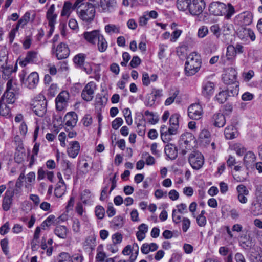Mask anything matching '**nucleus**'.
<instances>
[{"label": "nucleus", "mask_w": 262, "mask_h": 262, "mask_svg": "<svg viewBox=\"0 0 262 262\" xmlns=\"http://www.w3.org/2000/svg\"><path fill=\"white\" fill-rule=\"evenodd\" d=\"M86 0H76L73 5L70 1H66L64 3L63 6L61 11V15L69 17L73 10L77 9L79 7L80 4L83 1Z\"/></svg>", "instance_id": "10"}, {"label": "nucleus", "mask_w": 262, "mask_h": 262, "mask_svg": "<svg viewBox=\"0 0 262 262\" xmlns=\"http://www.w3.org/2000/svg\"><path fill=\"white\" fill-rule=\"evenodd\" d=\"M137 132L139 136H143L145 133V124L144 121L139 123L137 125Z\"/></svg>", "instance_id": "63"}, {"label": "nucleus", "mask_w": 262, "mask_h": 262, "mask_svg": "<svg viewBox=\"0 0 262 262\" xmlns=\"http://www.w3.org/2000/svg\"><path fill=\"white\" fill-rule=\"evenodd\" d=\"M208 33V29L207 27L203 26L201 27L198 32V36L199 38H203Z\"/></svg>", "instance_id": "61"}, {"label": "nucleus", "mask_w": 262, "mask_h": 262, "mask_svg": "<svg viewBox=\"0 0 262 262\" xmlns=\"http://www.w3.org/2000/svg\"><path fill=\"white\" fill-rule=\"evenodd\" d=\"M17 92L16 85L13 79H9L7 82L6 90L1 98V101L5 104H13L16 100L15 94Z\"/></svg>", "instance_id": "3"}, {"label": "nucleus", "mask_w": 262, "mask_h": 262, "mask_svg": "<svg viewBox=\"0 0 262 262\" xmlns=\"http://www.w3.org/2000/svg\"><path fill=\"white\" fill-rule=\"evenodd\" d=\"M123 239L122 235L120 233H116L112 235V239L114 245L120 244Z\"/></svg>", "instance_id": "54"}, {"label": "nucleus", "mask_w": 262, "mask_h": 262, "mask_svg": "<svg viewBox=\"0 0 262 262\" xmlns=\"http://www.w3.org/2000/svg\"><path fill=\"white\" fill-rule=\"evenodd\" d=\"M225 4L220 2H212L209 7V11L211 14L215 16H223L225 10Z\"/></svg>", "instance_id": "12"}, {"label": "nucleus", "mask_w": 262, "mask_h": 262, "mask_svg": "<svg viewBox=\"0 0 262 262\" xmlns=\"http://www.w3.org/2000/svg\"><path fill=\"white\" fill-rule=\"evenodd\" d=\"M72 230L75 233H78L80 231V223L78 219L73 220L72 224Z\"/></svg>", "instance_id": "60"}, {"label": "nucleus", "mask_w": 262, "mask_h": 262, "mask_svg": "<svg viewBox=\"0 0 262 262\" xmlns=\"http://www.w3.org/2000/svg\"><path fill=\"white\" fill-rule=\"evenodd\" d=\"M58 262H71V255L67 252H61L58 256Z\"/></svg>", "instance_id": "50"}, {"label": "nucleus", "mask_w": 262, "mask_h": 262, "mask_svg": "<svg viewBox=\"0 0 262 262\" xmlns=\"http://www.w3.org/2000/svg\"><path fill=\"white\" fill-rule=\"evenodd\" d=\"M86 55L83 53H79L75 55L73 58L74 63L79 66H82L84 62Z\"/></svg>", "instance_id": "45"}, {"label": "nucleus", "mask_w": 262, "mask_h": 262, "mask_svg": "<svg viewBox=\"0 0 262 262\" xmlns=\"http://www.w3.org/2000/svg\"><path fill=\"white\" fill-rule=\"evenodd\" d=\"M96 244V237L94 235L87 237L82 244L83 247L85 248H93Z\"/></svg>", "instance_id": "40"}, {"label": "nucleus", "mask_w": 262, "mask_h": 262, "mask_svg": "<svg viewBox=\"0 0 262 262\" xmlns=\"http://www.w3.org/2000/svg\"><path fill=\"white\" fill-rule=\"evenodd\" d=\"M70 54L68 46L64 43H60L56 48V56L58 59L67 58Z\"/></svg>", "instance_id": "21"}, {"label": "nucleus", "mask_w": 262, "mask_h": 262, "mask_svg": "<svg viewBox=\"0 0 262 262\" xmlns=\"http://www.w3.org/2000/svg\"><path fill=\"white\" fill-rule=\"evenodd\" d=\"M95 0H89L84 3L83 1L81 3L79 7L77 8V14L78 17L83 21L86 23H91L95 16V8L93 4Z\"/></svg>", "instance_id": "1"}, {"label": "nucleus", "mask_w": 262, "mask_h": 262, "mask_svg": "<svg viewBox=\"0 0 262 262\" xmlns=\"http://www.w3.org/2000/svg\"><path fill=\"white\" fill-rule=\"evenodd\" d=\"M108 43L104 36L101 34L97 40L98 50L100 52L103 53L106 51Z\"/></svg>", "instance_id": "34"}, {"label": "nucleus", "mask_w": 262, "mask_h": 262, "mask_svg": "<svg viewBox=\"0 0 262 262\" xmlns=\"http://www.w3.org/2000/svg\"><path fill=\"white\" fill-rule=\"evenodd\" d=\"M180 115L178 114H172L169 119V123L170 125L178 126L179 125V119Z\"/></svg>", "instance_id": "59"}, {"label": "nucleus", "mask_w": 262, "mask_h": 262, "mask_svg": "<svg viewBox=\"0 0 262 262\" xmlns=\"http://www.w3.org/2000/svg\"><path fill=\"white\" fill-rule=\"evenodd\" d=\"M232 148L235 151L237 155L239 156H243L246 150L245 148L239 143L234 144Z\"/></svg>", "instance_id": "46"}, {"label": "nucleus", "mask_w": 262, "mask_h": 262, "mask_svg": "<svg viewBox=\"0 0 262 262\" xmlns=\"http://www.w3.org/2000/svg\"><path fill=\"white\" fill-rule=\"evenodd\" d=\"M138 229L136 236L139 241H141L145 238L146 234L148 232V227L146 224L142 223L139 226Z\"/></svg>", "instance_id": "33"}, {"label": "nucleus", "mask_w": 262, "mask_h": 262, "mask_svg": "<svg viewBox=\"0 0 262 262\" xmlns=\"http://www.w3.org/2000/svg\"><path fill=\"white\" fill-rule=\"evenodd\" d=\"M200 56L195 52L190 53L187 57L185 63V71L186 75L190 76L196 73L201 66Z\"/></svg>", "instance_id": "2"}, {"label": "nucleus", "mask_w": 262, "mask_h": 262, "mask_svg": "<svg viewBox=\"0 0 262 262\" xmlns=\"http://www.w3.org/2000/svg\"><path fill=\"white\" fill-rule=\"evenodd\" d=\"M229 90L220 92L215 96V99L219 103L222 104L225 102L228 97Z\"/></svg>", "instance_id": "38"}, {"label": "nucleus", "mask_w": 262, "mask_h": 262, "mask_svg": "<svg viewBox=\"0 0 262 262\" xmlns=\"http://www.w3.org/2000/svg\"><path fill=\"white\" fill-rule=\"evenodd\" d=\"M240 23L243 25H248L252 23V15L250 12L246 11L237 16Z\"/></svg>", "instance_id": "32"}, {"label": "nucleus", "mask_w": 262, "mask_h": 262, "mask_svg": "<svg viewBox=\"0 0 262 262\" xmlns=\"http://www.w3.org/2000/svg\"><path fill=\"white\" fill-rule=\"evenodd\" d=\"M250 260L251 262H262V251L258 253L252 252Z\"/></svg>", "instance_id": "48"}, {"label": "nucleus", "mask_w": 262, "mask_h": 262, "mask_svg": "<svg viewBox=\"0 0 262 262\" xmlns=\"http://www.w3.org/2000/svg\"><path fill=\"white\" fill-rule=\"evenodd\" d=\"M38 53L34 51H28L25 58H18L17 62L22 67H25L28 64L35 63L38 61Z\"/></svg>", "instance_id": "7"}, {"label": "nucleus", "mask_w": 262, "mask_h": 262, "mask_svg": "<svg viewBox=\"0 0 262 262\" xmlns=\"http://www.w3.org/2000/svg\"><path fill=\"white\" fill-rule=\"evenodd\" d=\"M123 225L124 220L121 216L115 217L112 222V226L115 229H118L122 227Z\"/></svg>", "instance_id": "42"}, {"label": "nucleus", "mask_w": 262, "mask_h": 262, "mask_svg": "<svg viewBox=\"0 0 262 262\" xmlns=\"http://www.w3.org/2000/svg\"><path fill=\"white\" fill-rule=\"evenodd\" d=\"M191 2V0H177V7L180 11H185L187 10L189 11Z\"/></svg>", "instance_id": "36"}, {"label": "nucleus", "mask_w": 262, "mask_h": 262, "mask_svg": "<svg viewBox=\"0 0 262 262\" xmlns=\"http://www.w3.org/2000/svg\"><path fill=\"white\" fill-rule=\"evenodd\" d=\"M214 88L215 85L214 83L210 81L204 82L202 85V95L206 98H209L214 93Z\"/></svg>", "instance_id": "23"}, {"label": "nucleus", "mask_w": 262, "mask_h": 262, "mask_svg": "<svg viewBox=\"0 0 262 262\" xmlns=\"http://www.w3.org/2000/svg\"><path fill=\"white\" fill-rule=\"evenodd\" d=\"M203 114V108L199 103L192 104L188 108V115L191 119L199 120L202 117Z\"/></svg>", "instance_id": "9"}, {"label": "nucleus", "mask_w": 262, "mask_h": 262, "mask_svg": "<svg viewBox=\"0 0 262 262\" xmlns=\"http://www.w3.org/2000/svg\"><path fill=\"white\" fill-rule=\"evenodd\" d=\"M64 120L66 121V125L72 128L76 126L78 121V116L74 112H69L66 115Z\"/></svg>", "instance_id": "25"}, {"label": "nucleus", "mask_w": 262, "mask_h": 262, "mask_svg": "<svg viewBox=\"0 0 262 262\" xmlns=\"http://www.w3.org/2000/svg\"><path fill=\"white\" fill-rule=\"evenodd\" d=\"M102 34L98 30H95L90 32H85L83 34V38L89 43L93 45H96V41H97L99 36Z\"/></svg>", "instance_id": "20"}, {"label": "nucleus", "mask_w": 262, "mask_h": 262, "mask_svg": "<svg viewBox=\"0 0 262 262\" xmlns=\"http://www.w3.org/2000/svg\"><path fill=\"white\" fill-rule=\"evenodd\" d=\"M211 121L213 125L217 127H222L226 123L224 115L221 113H215L212 117Z\"/></svg>", "instance_id": "24"}, {"label": "nucleus", "mask_w": 262, "mask_h": 262, "mask_svg": "<svg viewBox=\"0 0 262 262\" xmlns=\"http://www.w3.org/2000/svg\"><path fill=\"white\" fill-rule=\"evenodd\" d=\"M32 109L37 116L42 117L47 111V101L45 99L34 100L32 103Z\"/></svg>", "instance_id": "8"}, {"label": "nucleus", "mask_w": 262, "mask_h": 262, "mask_svg": "<svg viewBox=\"0 0 262 262\" xmlns=\"http://www.w3.org/2000/svg\"><path fill=\"white\" fill-rule=\"evenodd\" d=\"M104 30L106 33L110 35H112L114 33H119L120 29L119 25L114 24H108L105 26Z\"/></svg>", "instance_id": "39"}, {"label": "nucleus", "mask_w": 262, "mask_h": 262, "mask_svg": "<svg viewBox=\"0 0 262 262\" xmlns=\"http://www.w3.org/2000/svg\"><path fill=\"white\" fill-rule=\"evenodd\" d=\"M80 150V143L77 141H72L69 143L67 153L68 156L72 158H75Z\"/></svg>", "instance_id": "16"}, {"label": "nucleus", "mask_w": 262, "mask_h": 262, "mask_svg": "<svg viewBox=\"0 0 262 262\" xmlns=\"http://www.w3.org/2000/svg\"><path fill=\"white\" fill-rule=\"evenodd\" d=\"M23 84L28 88L33 89L36 88L39 82V76L37 72H33L30 73L26 78L25 75L20 77Z\"/></svg>", "instance_id": "5"}, {"label": "nucleus", "mask_w": 262, "mask_h": 262, "mask_svg": "<svg viewBox=\"0 0 262 262\" xmlns=\"http://www.w3.org/2000/svg\"><path fill=\"white\" fill-rule=\"evenodd\" d=\"M1 69H3V77L4 79H9L12 72H13V67L12 64H9L4 67V66L1 67Z\"/></svg>", "instance_id": "43"}, {"label": "nucleus", "mask_w": 262, "mask_h": 262, "mask_svg": "<svg viewBox=\"0 0 262 262\" xmlns=\"http://www.w3.org/2000/svg\"><path fill=\"white\" fill-rule=\"evenodd\" d=\"M107 101V99L104 96L97 95L96 98V103L97 105H104Z\"/></svg>", "instance_id": "58"}, {"label": "nucleus", "mask_w": 262, "mask_h": 262, "mask_svg": "<svg viewBox=\"0 0 262 262\" xmlns=\"http://www.w3.org/2000/svg\"><path fill=\"white\" fill-rule=\"evenodd\" d=\"M224 135L227 139L231 140L236 138L238 134L235 126L233 125H229L225 128Z\"/></svg>", "instance_id": "30"}, {"label": "nucleus", "mask_w": 262, "mask_h": 262, "mask_svg": "<svg viewBox=\"0 0 262 262\" xmlns=\"http://www.w3.org/2000/svg\"><path fill=\"white\" fill-rule=\"evenodd\" d=\"M194 137L191 133H185L183 134L180 138V145L184 147L186 149L192 147L191 143L194 141Z\"/></svg>", "instance_id": "22"}, {"label": "nucleus", "mask_w": 262, "mask_h": 262, "mask_svg": "<svg viewBox=\"0 0 262 262\" xmlns=\"http://www.w3.org/2000/svg\"><path fill=\"white\" fill-rule=\"evenodd\" d=\"M1 116H9L10 115V109L6 104L1 102Z\"/></svg>", "instance_id": "56"}, {"label": "nucleus", "mask_w": 262, "mask_h": 262, "mask_svg": "<svg viewBox=\"0 0 262 262\" xmlns=\"http://www.w3.org/2000/svg\"><path fill=\"white\" fill-rule=\"evenodd\" d=\"M188 162L193 169L199 170L204 165V156L200 152L193 151L189 156Z\"/></svg>", "instance_id": "4"}, {"label": "nucleus", "mask_w": 262, "mask_h": 262, "mask_svg": "<svg viewBox=\"0 0 262 262\" xmlns=\"http://www.w3.org/2000/svg\"><path fill=\"white\" fill-rule=\"evenodd\" d=\"M236 190L238 194L248 195L249 193L246 187L243 184L238 185L236 187Z\"/></svg>", "instance_id": "62"}, {"label": "nucleus", "mask_w": 262, "mask_h": 262, "mask_svg": "<svg viewBox=\"0 0 262 262\" xmlns=\"http://www.w3.org/2000/svg\"><path fill=\"white\" fill-rule=\"evenodd\" d=\"M68 229L66 226H59L56 227L54 230L55 234L59 237L65 239L67 237Z\"/></svg>", "instance_id": "35"}, {"label": "nucleus", "mask_w": 262, "mask_h": 262, "mask_svg": "<svg viewBox=\"0 0 262 262\" xmlns=\"http://www.w3.org/2000/svg\"><path fill=\"white\" fill-rule=\"evenodd\" d=\"M35 178L36 176L34 172H30L28 174H27L26 177V184L25 187L26 188L31 187L35 181Z\"/></svg>", "instance_id": "44"}, {"label": "nucleus", "mask_w": 262, "mask_h": 262, "mask_svg": "<svg viewBox=\"0 0 262 262\" xmlns=\"http://www.w3.org/2000/svg\"><path fill=\"white\" fill-rule=\"evenodd\" d=\"M116 0H100L99 6L103 13H111L117 7Z\"/></svg>", "instance_id": "14"}, {"label": "nucleus", "mask_w": 262, "mask_h": 262, "mask_svg": "<svg viewBox=\"0 0 262 262\" xmlns=\"http://www.w3.org/2000/svg\"><path fill=\"white\" fill-rule=\"evenodd\" d=\"M97 89L95 82L91 81L84 86L81 93L82 98L86 101H91L94 98L95 91Z\"/></svg>", "instance_id": "6"}, {"label": "nucleus", "mask_w": 262, "mask_h": 262, "mask_svg": "<svg viewBox=\"0 0 262 262\" xmlns=\"http://www.w3.org/2000/svg\"><path fill=\"white\" fill-rule=\"evenodd\" d=\"M225 10L223 13V16L227 19H230L235 12L234 6L230 3L225 4Z\"/></svg>", "instance_id": "37"}, {"label": "nucleus", "mask_w": 262, "mask_h": 262, "mask_svg": "<svg viewBox=\"0 0 262 262\" xmlns=\"http://www.w3.org/2000/svg\"><path fill=\"white\" fill-rule=\"evenodd\" d=\"M123 121L120 117L116 118L112 123V126L115 130L118 129L123 124Z\"/></svg>", "instance_id": "57"}, {"label": "nucleus", "mask_w": 262, "mask_h": 262, "mask_svg": "<svg viewBox=\"0 0 262 262\" xmlns=\"http://www.w3.org/2000/svg\"><path fill=\"white\" fill-rule=\"evenodd\" d=\"M199 139L202 143L205 145L209 144L211 141V135L210 132L206 129H202L199 135Z\"/></svg>", "instance_id": "31"}, {"label": "nucleus", "mask_w": 262, "mask_h": 262, "mask_svg": "<svg viewBox=\"0 0 262 262\" xmlns=\"http://www.w3.org/2000/svg\"><path fill=\"white\" fill-rule=\"evenodd\" d=\"M69 99V94L67 91H63L59 93L56 98V106L58 111H62L67 105Z\"/></svg>", "instance_id": "13"}, {"label": "nucleus", "mask_w": 262, "mask_h": 262, "mask_svg": "<svg viewBox=\"0 0 262 262\" xmlns=\"http://www.w3.org/2000/svg\"><path fill=\"white\" fill-rule=\"evenodd\" d=\"M144 114L145 116L149 117L148 120L150 124H155L158 122L159 119L158 117L155 116L152 112L147 110L145 112Z\"/></svg>", "instance_id": "47"}, {"label": "nucleus", "mask_w": 262, "mask_h": 262, "mask_svg": "<svg viewBox=\"0 0 262 262\" xmlns=\"http://www.w3.org/2000/svg\"><path fill=\"white\" fill-rule=\"evenodd\" d=\"M95 214L99 219H102L104 216L105 210L101 206H97L95 208Z\"/></svg>", "instance_id": "53"}, {"label": "nucleus", "mask_w": 262, "mask_h": 262, "mask_svg": "<svg viewBox=\"0 0 262 262\" xmlns=\"http://www.w3.org/2000/svg\"><path fill=\"white\" fill-rule=\"evenodd\" d=\"M63 216H59L58 219H55L54 215H50L41 224V228L45 229L46 227H48L54 224L56 221V223H59L60 221H64L65 219L63 218Z\"/></svg>", "instance_id": "26"}, {"label": "nucleus", "mask_w": 262, "mask_h": 262, "mask_svg": "<svg viewBox=\"0 0 262 262\" xmlns=\"http://www.w3.org/2000/svg\"><path fill=\"white\" fill-rule=\"evenodd\" d=\"M84 256L82 252L75 253L71 255V262H83Z\"/></svg>", "instance_id": "49"}, {"label": "nucleus", "mask_w": 262, "mask_h": 262, "mask_svg": "<svg viewBox=\"0 0 262 262\" xmlns=\"http://www.w3.org/2000/svg\"><path fill=\"white\" fill-rule=\"evenodd\" d=\"M106 257V253L103 251L99 250V247L97 249V253L96 255V260L97 262H103Z\"/></svg>", "instance_id": "52"}, {"label": "nucleus", "mask_w": 262, "mask_h": 262, "mask_svg": "<svg viewBox=\"0 0 262 262\" xmlns=\"http://www.w3.org/2000/svg\"><path fill=\"white\" fill-rule=\"evenodd\" d=\"M14 190L12 188H9L5 192L3 200L2 207L5 211H8L10 209L13 203V197L14 195Z\"/></svg>", "instance_id": "17"}, {"label": "nucleus", "mask_w": 262, "mask_h": 262, "mask_svg": "<svg viewBox=\"0 0 262 262\" xmlns=\"http://www.w3.org/2000/svg\"><path fill=\"white\" fill-rule=\"evenodd\" d=\"M8 243V239L7 238H5L3 240H1V248L2 249L3 252L6 256H8L9 255Z\"/></svg>", "instance_id": "51"}, {"label": "nucleus", "mask_w": 262, "mask_h": 262, "mask_svg": "<svg viewBox=\"0 0 262 262\" xmlns=\"http://www.w3.org/2000/svg\"><path fill=\"white\" fill-rule=\"evenodd\" d=\"M55 5L52 4L48 10L46 17L48 20L49 26L50 27V32H52L54 29V25L56 23L57 15L55 12Z\"/></svg>", "instance_id": "18"}, {"label": "nucleus", "mask_w": 262, "mask_h": 262, "mask_svg": "<svg viewBox=\"0 0 262 262\" xmlns=\"http://www.w3.org/2000/svg\"><path fill=\"white\" fill-rule=\"evenodd\" d=\"M237 72L233 68H228L223 76V80L226 84H234L236 81Z\"/></svg>", "instance_id": "15"}, {"label": "nucleus", "mask_w": 262, "mask_h": 262, "mask_svg": "<svg viewBox=\"0 0 262 262\" xmlns=\"http://www.w3.org/2000/svg\"><path fill=\"white\" fill-rule=\"evenodd\" d=\"M156 100L151 94L148 95L145 101V104L147 106H152L156 102Z\"/></svg>", "instance_id": "64"}, {"label": "nucleus", "mask_w": 262, "mask_h": 262, "mask_svg": "<svg viewBox=\"0 0 262 262\" xmlns=\"http://www.w3.org/2000/svg\"><path fill=\"white\" fill-rule=\"evenodd\" d=\"M235 50L233 46H229L227 48L226 56H222L221 61L225 64L226 63V60H232L236 56Z\"/></svg>", "instance_id": "28"}, {"label": "nucleus", "mask_w": 262, "mask_h": 262, "mask_svg": "<svg viewBox=\"0 0 262 262\" xmlns=\"http://www.w3.org/2000/svg\"><path fill=\"white\" fill-rule=\"evenodd\" d=\"M255 160L256 156L251 151H248L244 157V164L247 169L252 168Z\"/></svg>", "instance_id": "29"}, {"label": "nucleus", "mask_w": 262, "mask_h": 262, "mask_svg": "<svg viewBox=\"0 0 262 262\" xmlns=\"http://www.w3.org/2000/svg\"><path fill=\"white\" fill-rule=\"evenodd\" d=\"M66 188L64 183H57L54 190L55 196L58 198L62 196L66 192Z\"/></svg>", "instance_id": "41"}, {"label": "nucleus", "mask_w": 262, "mask_h": 262, "mask_svg": "<svg viewBox=\"0 0 262 262\" xmlns=\"http://www.w3.org/2000/svg\"><path fill=\"white\" fill-rule=\"evenodd\" d=\"M165 152L167 156L171 160L177 157L178 151L177 147L172 144H168L165 147Z\"/></svg>", "instance_id": "27"}, {"label": "nucleus", "mask_w": 262, "mask_h": 262, "mask_svg": "<svg viewBox=\"0 0 262 262\" xmlns=\"http://www.w3.org/2000/svg\"><path fill=\"white\" fill-rule=\"evenodd\" d=\"M238 37L243 41L250 39L251 41L255 40V35L253 31L250 28H242L238 32Z\"/></svg>", "instance_id": "19"}, {"label": "nucleus", "mask_w": 262, "mask_h": 262, "mask_svg": "<svg viewBox=\"0 0 262 262\" xmlns=\"http://www.w3.org/2000/svg\"><path fill=\"white\" fill-rule=\"evenodd\" d=\"M206 6L204 0H193L189 7V13L192 15H199L201 14Z\"/></svg>", "instance_id": "11"}, {"label": "nucleus", "mask_w": 262, "mask_h": 262, "mask_svg": "<svg viewBox=\"0 0 262 262\" xmlns=\"http://www.w3.org/2000/svg\"><path fill=\"white\" fill-rule=\"evenodd\" d=\"M150 94L155 99H157L163 96V90L161 89H158L155 88H152L151 93Z\"/></svg>", "instance_id": "55"}]
</instances>
